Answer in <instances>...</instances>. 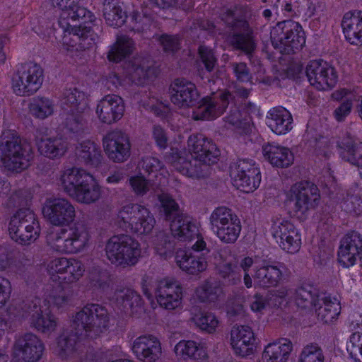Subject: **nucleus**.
<instances>
[{
	"label": "nucleus",
	"mask_w": 362,
	"mask_h": 362,
	"mask_svg": "<svg viewBox=\"0 0 362 362\" xmlns=\"http://www.w3.org/2000/svg\"><path fill=\"white\" fill-rule=\"evenodd\" d=\"M69 259L66 257L55 258L50 261L47 268L50 279L57 284V286H53L50 291L47 301L50 305L56 306L57 308L68 303V294L62 285V281L66 269L69 266Z\"/></svg>",
	"instance_id": "nucleus-16"
},
{
	"label": "nucleus",
	"mask_w": 362,
	"mask_h": 362,
	"mask_svg": "<svg viewBox=\"0 0 362 362\" xmlns=\"http://www.w3.org/2000/svg\"><path fill=\"white\" fill-rule=\"evenodd\" d=\"M129 184L134 194L139 197L144 196L148 192L155 194L158 192L159 184L156 185V183H152L149 180L145 178V177L141 173L131 177L129 179Z\"/></svg>",
	"instance_id": "nucleus-50"
},
{
	"label": "nucleus",
	"mask_w": 362,
	"mask_h": 362,
	"mask_svg": "<svg viewBox=\"0 0 362 362\" xmlns=\"http://www.w3.org/2000/svg\"><path fill=\"white\" fill-rule=\"evenodd\" d=\"M170 90L171 102L180 107L193 106L199 98L195 85L183 78L175 79Z\"/></svg>",
	"instance_id": "nucleus-25"
},
{
	"label": "nucleus",
	"mask_w": 362,
	"mask_h": 362,
	"mask_svg": "<svg viewBox=\"0 0 362 362\" xmlns=\"http://www.w3.org/2000/svg\"><path fill=\"white\" fill-rule=\"evenodd\" d=\"M172 235L181 241H191L194 238H203L198 233L197 226L193 223L189 217L182 214L174 218L170 223Z\"/></svg>",
	"instance_id": "nucleus-38"
},
{
	"label": "nucleus",
	"mask_w": 362,
	"mask_h": 362,
	"mask_svg": "<svg viewBox=\"0 0 362 362\" xmlns=\"http://www.w3.org/2000/svg\"><path fill=\"white\" fill-rule=\"evenodd\" d=\"M138 166L140 170H143L148 175L154 174L157 177L158 173L161 176L159 185H164L167 183L169 173L158 158L150 156H144L139 161Z\"/></svg>",
	"instance_id": "nucleus-47"
},
{
	"label": "nucleus",
	"mask_w": 362,
	"mask_h": 362,
	"mask_svg": "<svg viewBox=\"0 0 362 362\" xmlns=\"http://www.w3.org/2000/svg\"><path fill=\"white\" fill-rule=\"evenodd\" d=\"M270 35L274 47L286 54L299 51L305 43L302 26L291 20L278 23L272 29Z\"/></svg>",
	"instance_id": "nucleus-6"
},
{
	"label": "nucleus",
	"mask_w": 362,
	"mask_h": 362,
	"mask_svg": "<svg viewBox=\"0 0 362 362\" xmlns=\"http://www.w3.org/2000/svg\"><path fill=\"white\" fill-rule=\"evenodd\" d=\"M161 204L162 211L164 213L165 219L172 221L174 218L182 214L180 212V207L175 200L167 193L162 192L156 194Z\"/></svg>",
	"instance_id": "nucleus-52"
},
{
	"label": "nucleus",
	"mask_w": 362,
	"mask_h": 362,
	"mask_svg": "<svg viewBox=\"0 0 362 362\" xmlns=\"http://www.w3.org/2000/svg\"><path fill=\"white\" fill-rule=\"evenodd\" d=\"M90 174L84 169L70 168L66 169L60 176V182L64 190L71 197Z\"/></svg>",
	"instance_id": "nucleus-41"
},
{
	"label": "nucleus",
	"mask_w": 362,
	"mask_h": 362,
	"mask_svg": "<svg viewBox=\"0 0 362 362\" xmlns=\"http://www.w3.org/2000/svg\"><path fill=\"white\" fill-rule=\"evenodd\" d=\"M341 208L347 213L355 215L362 213V199L358 193L348 192L341 203Z\"/></svg>",
	"instance_id": "nucleus-57"
},
{
	"label": "nucleus",
	"mask_w": 362,
	"mask_h": 362,
	"mask_svg": "<svg viewBox=\"0 0 362 362\" xmlns=\"http://www.w3.org/2000/svg\"><path fill=\"white\" fill-rule=\"evenodd\" d=\"M232 72L240 82H249L252 79L250 69L244 62H230L229 64Z\"/></svg>",
	"instance_id": "nucleus-63"
},
{
	"label": "nucleus",
	"mask_w": 362,
	"mask_h": 362,
	"mask_svg": "<svg viewBox=\"0 0 362 362\" xmlns=\"http://www.w3.org/2000/svg\"><path fill=\"white\" fill-rule=\"evenodd\" d=\"M40 300L36 299L33 302L29 313L30 325L37 331L44 333L45 332V320Z\"/></svg>",
	"instance_id": "nucleus-55"
},
{
	"label": "nucleus",
	"mask_w": 362,
	"mask_h": 362,
	"mask_svg": "<svg viewBox=\"0 0 362 362\" xmlns=\"http://www.w3.org/2000/svg\"><path fill=\"white\" fill-rule=\"evenodd\" d=\"M103 146L108 158L115 163H122L130 156L131 145L128 136L118 130L107 133L103 138Z\"/></svg>",
	"instance_id": "nucleus-22"
},
{
	"label": "nucleus",
	"mask_w": 362,
	"mask_h": 362,
	"mask_svg": "<svg viewBox=\"0 0 362 362\" xmlns=\"http://www.w3.org/2000/svg\"><path fill=\"white\" fill-rule=\"evenodd\" d=\"M131 350L141 362H157L163 353L160 339L149 334L136 337L131 345Z\"/></svg>",
	"instance_id": "nucleus-21"
},
{
	"label": "nucleus",
	"mask_w": 362,
	"mask_h": 362,
	"mask_svg": "<svg viewBox=\"0 0 362 362\" xmlns=\"http://www.w3.org/2000/svg\"><path fill=\"white\" fill-rule=\"evenodd\" d=\"M362 257V236L356 231L346 234L340 242L338 260L344 267L354 265Z\"/></svg>",
	"instance_id": "nucleus-23"
},
{
	"label": "nucleus",
	"mask_w": 362,
	"mask_h": 362,
	"mask_svg": "<svg viewBox=\"0 0 362 362\" xmlns=\"http://www.w3.org/2000/svg\"><path fill=\"white\" fill-rule=\"evenodd\" d=\"M291 299L300 308L307 309L317 307L320 300L317 291L310 285L297 288L291 293Z\"/></svg>",
	"instance_id": "nucleus-45"
},
{
	"label": "nucleus",
	"mask_w": 362,
	"mask_h": 362,
	"mask_svg": "<svg viewBox=\"0 0 362 362\" xmlns=\"http://www.w3.org/2000/svg\"><path fill=\"white\" fill-rule=\"evenodd\" d=\"M121 227L138 235L151 233L156 226V218L152 212L144 205L129 203L118 211Z\"/></svg>",
	"instance_id": "nucleus-7"
},
{
	"label": "nucleus",
	"mask_w": 362,
	"mask_h": 362,
	"mask_svg": "<svg viewBox=\"0 0 362 362\" xmlns=\"http://www.w3.org/2000/svg\"><path fill=\"white\" fill-rule=\"evenodd\" d=\"M105 252L112 264L127 267L139 262L141 248L139 241L130 235H114L107 240Z\"/></svg>",
	"instance_id": "nucleus-5"
},
{
	"label": "nucleus",
	"mask_w": 362,
	"mask_h": 362,
	"mask_svg": "<svg viewBox=\"0 0 362 362\" xmlns=\"http://www.w3.org/2000/svg\"><path fill=\"white\" fill-rule=\"evenodd\" d=\"M30 151L21 144L20 137L11 130L0 138V160L8 170L19 173L30 165Z\"/></svg>",
	"instance_id": "nucleus-4"
},
{
	"label": "nucleus",
	"mask_w": 362,
	"mask_h": 362,
	"mask_svg": "<svg viewBox=\"0 0 362 362\" xmlns=\"http://www.w3.org/2000/svg\"><path fill=\"white\" fill-rule=\"evenodd\" d=\"M155 295L159 305L173 310L180 307L182 301V288L174 279H164L157 283Z\"/></svg>",
	"instance_id": "nucleus-20"
},
{
	"label": "nucleus",
	"mask_w": 362,
	"mask_h": 362,
	"mask_svg": "<svg viewBox=\"0 0 362 362\" xmlns=\"http://www.w3.org/2000/svg\"><path fill=\"white\" fill-rule=\"evenodd\" d=\"M61 106L66 112H83L88 108L85 93L76 88L66 89L61 98Z\"/></svg>",
	"instance_id": "nucleus-40"
},
{
	"label": "nucleus",
	"mask_w": 362,
	"mask_h": 362,
	"mask_svg": "<svg viewBox=\"0 0 362 362\" xmlns=\"http://www.w3.org/2000/svg\"><path fill=\"white\" fill-rule=\"evenodd\" d=\"M221 293V288L216 283L210 281L204 282L195 291L196 297L202 303L215 302Z\"/></svg>",
	"instance_id": "nucleus-49"
},
{
	"label": "nucleus",
	"mask_w": 362,
	"mask_h": 362,
	"mask_svg": "<svg viewBox=\"0 0 362 362\" xmlns=\"http://www.w3.org/2000/svg\"><path fill=\"white\" fill-rule=\"evenodd\" d=\"M43 352V341L35 334L27 333L15 340L11 356L14 362H38Z\"/></svg>",
	"instance_id": "nucleus-17"
},
{
	"label": "nucleus",
	"mask_w": 362,
	"mask_h": 362,
	"mask_svg": "<svg viewBox=\"0 0 362 362\" xmlns=\"http://www.w3.org/2000/svg\"><path fill=\"white\" fill-rule=\"evenodd\" d=\"M199 54L206 70L208 72L213 71L217 64V58L213 50L208 47L201 45L199 47Z\"/></svg>",
	"instance_id": "nucleus-62"
},
{
	"label": "nucleus",
	"mask_w": 362,
	"mask_h": 362,
	"mask_svg": "<svg viewBox=\"0 0 362 362\" xmlns=\"http://www.w3.org/2000/svg\"><path fill=\"white\" fill-rule=\"evenodd\" d=\"M54 6H58L62 9L59 20V26L69 34L78 40V45L81 49H86L95 45L98 38L94 30L88 26H77L76 21L83 23L93 22L95 16L86 8L78 6L74 0H50Z\"/></svg>",
	"instance_id": "nucleus-3"
},
{
	"label": "nucleus",
	"mask_w": 362,
	"mask_h": 362,
	"mask_svg": "<svg viewBox=\"0 0 362 362\" xmlns=\"http://www.w3.org/2000/svg\"><path fill=\"white\" fill-rule=\"evenodd\" d=\"M75 156L78 163L91 168H99L103 159L100 148L89 140L78 144Z\"/></svg>",
	"instance_id": "nucleus-32"
},
{
	"label": "nucleus",
	"mask_w": 362,
	"mask_h": 362,
	"mask_svg": "<svg viewBox=\"0 0 362 362\" xmlns=\"http://www.w3.org/2000/svg\"><path fill=\"white\" fill-rule=\"evenodd\" d=\"M263 155L272 165L287 168L293 163V155L286 147L269 143L262 147Z\"/></svg>",
	"instance_id": "nucleus-37"
},
{
	"label": "nucleus",
	"mask_w": 362,
	"mask_h": 362,
	"mask_svg": "<svg viewBox=\"0 0 362 362\" xmlns=\"http://www.w3.org/2000/svg\"><path fill=\"white\" fill-rule=\"evenodd\" d=\"M226 23L234 30L230 40L232 45L246 54H250L255 49V44L247 22L234 19L233 16L230 15Z\"/></svg>",
	"instance_id": "nucleus-27"
},
{
	"label": "nucleus",
	"mask_w": 362,
	"mask_h": 362,
	"mask_svg": "<svg viewBox=\"0 0 362 362\" xmlns=\"http://www.w3.org/2000/svg\"><path fill=\"white\" fill-rule=\"evenodd\" d=\"M257 257H255V258L252 257H244L239 262V266L244 272L243 282L245 287L247 288L252 287V274H250V269L252 267L254 268L255 265H260L257 263Z\"/></svg>",
	"instance_id": "nucleus-61"
},
{
	"label": "nucleus",
	"mask_w": 362,
	"mask_h": 362,
	"mask_svg": "<svg viewBox=\"0 0 362 362\" xmlns=\"http://www.w3.org/2000/svg\"><path fill=\"white\" fill-rule=\"evenodd\" d=\"M270 233L285 252L296 253L301 246V235L293 223L283 218H276L272 221Z\"/></svg>",
	"instance_id": "nucleus-14"
},
{
	"label": "nucleus",
	"mask_w": 362,
	"mask_h": 362,
	"mask_svg": "<svg viewBox=\"0 0 362 362\" xmlns=\"http://www.w3.org/2000/svg\"><path fill=\"white\" fill-rule=\"evenodd\" d=\"M124 70L132 82L137 85H144L154 74L152 62L141 57L126 62Z\"/></svg>",
	"instance_id": "nucleus-31"
},
{
	"label": "nucleus",
	"mask_w": 362,
	"mask_h": 362,
	"mask_svg": "<svg viewBox=\"0 0 362 362\" xmlns=\"http://www.w3.org/2000/svg\"><path fill=\"white\" fill-rule=\"evenodd\" d=\"M233 95L229 91L213 93L203 98L202 103L193 111L194 120L213 119L221 116L228 105L233 103Z\"/></svg>",
	"instance_id": "nucleus-18"
},
{
	"label": "nucleus",
	"mask_w": 362,
	"mask_h": 362,
	"mask_svg": "<svg viewBox=\"0 0 362 362\" xmlns=\"http://www.w3.org/2000/svg\"><path fill=\"white\" fill-rule=\"evenodd\" d=\"M176 356L184 360L191 359L196 362H211L205 344L193 340H181L175 346Z\"/></svg>",
	"instance_id": "nucleus-34"
},
{
	"label": "nucleus",
	"mask_w": 362,
	"mask_h": 362,
	"mask_svg": "<svg viewBox=\"0 0 362 362\" xmlns=\"http://www.w3.org/2000/svg\"><path fill=\"white\" fill-rule=\"evenodd\" d=\"M103 16L106 23L113 28L121 27L127 19L119 0H104Z\"/></svg>",
	"instance_id": "nucleus-44"
},
{
	"label": "nucleus",
	"mask_w": 362,
	"mask_h": 362,
	"mask_svg": "<svg viewBox=\"0 0 362 362\" xmlns=\"http://www.w3.org/2000/svg\"><path fill=\"white\" fill-rule=\"evenodd\" d=\"M255 337L249 326H234L230 332V344L236 355L247 356L252 354Z\"/></svg>",
	"instance_id": "nucleus-29"
},
{
	"label": "nucleus",
	"mask_w": 362,
	"mask_h": 362,
	"mask_svg": "<svg viewBox=\"0 0 362 362\" xmlns=\"http://www.w3.org/2000/svg\"><path fill=\"white\" fill-rule=\"evenodd\" d=\"M109 327L107 310L98 304H89L73 317L71 333L62 334L57 341V352L62 358L73 356L78 350L80 340L99 337Z\"/></svg>",
	"instance_id": "nucleus-1"
},
{
	"label": "nucleus",
	"mask_w": 362,
	"mask_h": 362,
	"mask_svg": "<svg viewBox=\"0 0 362 362\" xmlns=\"http://www.w3.org/2000/svg\"><path fill=\"white\" fill-rule=\"evenodd\" d=\"M88 286L93 291L105 292L110 288L108 276L105 273H91Z\"/></svg>",
	"instance_id": "nucleus-59"
},
{
	"label": "nucleus",
	"mask_w": 362,
	"mask_h": 362,
	"mask_svg": "<svg viewBox=\"0 0 362 362\" xmlns=\"http://www.w3.org/2000/svg\"><path fill=\"white\" fill-rule=\"evenodd\" d=\"M156 252L161 257L167 258L171 255L174 248V243L171 237L164 231L158 232L152 239Z\"/></svg>",
	"instance_id": "nucleus-51"
},
{
	"label": "nucleus",
	"mask_w": 362,
	"mask_h": 362,
	"mask_svg": "<svg viewBox=\"0 0 362 362\" xmlns=\"http://www.w3.org/2000/svg\"><path fill=\"white\" fill-rule=\"evenodd\" d=\"M135 48V43L127 35H117L114 45L110 47L107 52V59L110 62L117 63L132 54Z\"/></svg>",
	"instance_id": "nucleus-43"
},
{
	"label": "nucleus",
	"mask_w": 362,
	"mask_h": 362,
	"mask_svg": "<svg viewBox=\"0 0 362 362\" xmlns=\"http://www.w3.org/2000/svg\"><path fill=\"white\" fill-rule=\"evenodd\" d=\"M305 72L310 85L320 90L332 88L337 82L335 69L321 60L310 62Z\"/></svg>",
	"instance_id": "nucleus-19"
},
{
	"label": "nucleus",
	"mask_w": 362,
	"mask_h": 362,
	"mask_svg": "<svg viewBox=\"0 0 362 362\" xmlns=\"http://www.w3.org/2000/svg\"><path fill=\"white\" fill-rule=\"evenodd\" d=\"M361 144L349 133H346L337 142L340 157L344 160L356 166L362 178V149Z\"/></svg>",
	"instance_id": "nucleus-30"
},
{
	"label": "nucleus",
	"mask_w": 362,
	"mask_h": 362,
	"mask_svg": "<svg viewBox=\"0 0 362 362\" xmlns=\"http://www.w3.org/2000/svg\"><path fill=\"white\" fill-rule=\"evenodd\" d=\"M209 250L203 238H198L188 251H178L175 261L180 268L190 274H197L206 269L207 262L205 257Z\"/></svg>",
	"instance_id": "nucleus-15"
},
{
	"label": "nucleus",
	"mask_w": 362,
	"mask_h": 362,
	"mask_svg": "<svg viewBox=\"0 0 362 362\" xmlns=\"http://www.w3.org/2000/svg\"><path fill=\"white\" fill-rule=\"evenodd\" d=\"M83 112H66V117L63 124L64 127L70 132L77 133L82 130L84 119L83 117Z\"/></svg>",
	"instance_id": "nucleus-58"
},
{
	"label": "nucleus",
	"mask_w": 362,
	"mask_h": 362,
	"mask_svg": "<svg viewBox=\"0 0 362 362\" xmlns=\"http://www.w3.org/2000/svg\"><path fill=\"white\" fill-rule=\"evenodd\" d=\"M293 344L291 340L282 338L268 344L264 349V362H288Z\"/></svg>",
	"instance_id": "nucleus-36"
},
{
	"label": "nucleus",
	"mask_w": 362,
	"mask_h": 362,
	"mask_svg": "<svg viewBox=\"0 0 362 362\" xmlns=\"http://www.w3.org/2000/svg\"><path fill=\"white\" fill-rule=\"evenodd\" d=\"M75 216V208L68 200L62 198H47V218L52 225H69L74 220Z\"/></svg>",
	"instance_id": "nucleus-24"
},
{
	"label": "nucleus",
	"mask_w": 362,
	"mask_h": 362,
	"mask_svg": "<svg viewBox=\"0 0 362 362\" xmlns=\"http://www.w3.org/2000/svg\"><path fill=\"white\" fill-rule=\"evenodd\" d=\"M191 320L202 331L211 334L218 326L219 321L217 317L211 312H202L197 308L192 307L190 309Z\"/></svg>",
	"instance_id": "nucleus-46"
},
{
	"label": "nucleus",
	"mask_w": 362,
	"mask_h": 362,
	"mask_svg": "<svg viewBox=\"0 0 362 362\" xmlns=\"http://www.w3.org/2000/svg\"><path fill=\"white\" fill-rule=\"evenodd\" d=\"M187 147L192 160L181 156L177 150L171 149L167 160L177 171L189 177L204 176L202 168L216 163L220 155L216 144L202 134L190 135Z\"/></svg>",
	"instance_id": "nucleus-2"
},
{
	"label": "nucleus",
	"mask_w": 362,
	"mask_h": 362,
	"mask_svg": "<svg viewBox=\"0 0 362 362\" xmlns=\"http://www.w3.org/2000/svg\"><path fill=\"white\" fill-rule=\"evenodd\" d=\"M83 182L76 192L71 197L79 203L90 204L98 201L102 194L101 187L94 177L90 174L89 179L83 180Z\"/></svg>",
	"instance_id": "nucleus-39"
},
{
	"label": "nucleus",
	"mask_w": 362,
	"mask_h": 362,
	"mask_svg": "<svg viewBox=\"0 0 362 362\" xmlns=\"http://www.w3.org/2000/svg\"><path fill=\"white\" fill-rule=\"evenodd\" d=\"M124 112V105L121 97L107 95L100 100L96 107L99 119L105 124H112L119 120Z\"/></svg>",
	"instance_id": "nucleus-28"
},
{
	"label": "nucleus",
	"mask_w": 362,
	"mask_h": 362,
	"mask_svg": "<svg viewBox=\"0 0 362 362\" xmlns=\"http://www.w3.org/2000/svg\"><path fill=\"white\" fill-rule=\"evenodd\" d=\"M341 27L346 40L353 45H362V11H355L344 14Z\"/></svg>",
	"instance_id": "nucleus-33"
},
{
	"label": "nucleus",
	"mask_w": 362,
	"mask_h": 362,
	"mask_svg": "<svg viewBox=\"0 0 362 362\" xmlns=\"http://www.w3.org/2000/svg\"><path fill=\"white\" fill-rule=\"evenodd\" d=\"M230 176L238 189L252 192L261 183V173L256 163L251 159H239L230 165Z\"/></svg>",
	"instance_id": "nucleus-12"
},
{
	"label": "nucleus",
	"mask_w": 362,
	"mask_h": 362,
	"mask_svg": "<svg viewBox=\"0 0 362 362\" xmlns=\"http://www.w3.org/2000/svg\"><path fill=\"white\" fill-rule=\"evenodd\" d=\"M117 300L124 310H130L132 314L143 310V300L141 296L135 291L127 288L119 291Z\"/></svg>",
	"instance_id": "nucleus-48"
},
{
	"label": "nucleus",
	"mask_w": 362,
	"mask_h": 362,
	"mask_svg": "<svg viewBox=\"0 0 362 362\" xmlns=\"http://www.w3.org/2000/svg\"><path fill=\"white\" fill-rule=\"evenodd\" d=\"M43 81V69L39 64L30 62L17 67L12 78V88L17 95L29 96L41 88Z\"/></svg>",
	"instance_id": "nucleus-11"
},
{
	"label": "nucleus",
	"mask_w": 362,
	"mask_h": 362,
	"mask_svg": "<svg viewBox=\"0 0 362 362\" xmlns=\"http://www.w3.org/2000/svg\"><path fill=\"white\" fill-rule=\"evenodd\" d=\"M298 362H325L324 352L318 344L310 343L303 347Z\"/></svg>",
	"instance_id": "nucleus-53"
},
{
	"label": "nucleus",
	"mask_w": 362,
	"mask_h": 362,
	"mask_svg": "<svg viewBox=\"0 0 362 362\" xmlns=\"http://www.w3.org/2000/svg\"><path fill=\"white\" fill-rule=\"evenodd\" d=\"M8 231L13 241L28 245L38 238L40 229L35 214L28 209H20L10 217Z\"/></svg>",
	"instance_id": "nucleus-8"
},
{
	"label": "nucleus",
	"mask_w": 362,
	"mask_h": 362,
	"mask_svg": "<svg viewBox=\"0 0 362 362\" xmlns=\"http://www.w3.org/2000/svg\"><path fill=\"white\" fill-rule=\"evenodd\" d=\"M66 149V142L62 137L47 139V157L60 158L65 153Z\"/></svg>",
	"instance_id": "nucleus-56"
},
{
	"label": "nucleus",
	"mask_w": 362,
	"mask_h": 362,
	"mask_svg": "<svg viewBox=\"0 0 362 362\" xmlns=\"http://www.w3.org/2000/svg\"><path fill=\"white\" fill-rule=\"evenodd\" d=\"M316 309L318 320L324 323H332L340 313L341 306L339 300L330 296H323L317 302Z\"/></svg>",
	"instance_id": "nucleus-42"
},
{
	"label": "nucleus",
	"mask_w": 362,
	"mask_h": 362,
	"mask_svg": "<svg viewBox=\"0 0 362 362\" xmlns=\"http://www.w3.org/2000/svg\"><path fill=\"white\" fill-rule=\"evenodd\" d=\"M347 351L356 362H361L358 355L362 357V334L356 332L351 335Z\"/></svg>",
	"instance_id": "nucleus-60"
},
{
	"label": "nucleus",
	"mask_w": 362,
	"mask_h": 362,
	"mask_svg": "<svg viewBox=\"0 0 362 362\" xmlns=\"http://www.w3.org/2000/svg\"><path fill=\"white\" fill-rule=\"evenodd\" d=\"M69 266L63 276V284H71L77 281L83 275L85 268L83 263L74 258L69 259Z\"/></svg>",
	"instance_id": "nucleus-54"
},
{
	"label": "nucleus",
	"mask_w": 362,
	"mask_h": 362,
	"mask_svg": "<svg viewBox=\"0 0 362 362\" xmlns=\"http://www.w3.org/2000/svg\"><path fill=\"white\" fill-rule=\"evenodd\" d=\"M266 119L269 129L278 135L286 134L293 128V117L291 112L281 106L269 110Z\"/></svg>",
	"instance_id": "nucleus-35"
},
{
	"label": "nucleus",
	"mask_w": 362,
	"mask_h": 362,
	"mask_svg": "<svg viewBox=\"0 0 362 362\" xmlns=\"http://www.w3.org/2000/svg\"><path fill=\"white\" fill-rule=\"evenodd\" d=\"M158 40L165 52H174L180 48V39L175 35L164 34L158 37Z\"/></svg>",
	"instance_id": "nucleus-64"
},
{
	"label": "nucleus",
	"mask_w": 362,
	"mask_h": 362,
	"mask_svg": "<svg viewBox=\"0 0 362 362\" xmlns=\"http://www.w3.org/2000/svg\"><path fill=\"white\" fill-rule=\"evenodd\" d=\"M210 228L218 240L225 244H233L238 240L242 229L240 221L229 208L219 206L210 215Z\"/></svg>",
	"instance_id": "nucleus-9"
},
{
	"label": "nucleus",
	"mask_w": 362,
	"mask_h": 362,
	"mask_svg": "<svg viewBox=\"0 0 362 362\" xmlns=\"http://www.w3.org/2000/svg\"><path fill=\"white\" fill-rule=\"evenodd\" d=\"M49 239L54 241L52 247L60 252L75 254L82 251L88 245L89 233L87 227L76 222L67 229L62 228Z\"/></svg>",
	"instance_id": "nucleus-10"
},
{
	"label": "nucleus",
	"mask_w": 362,
	"mask_h": 362,
	"mask_svg": "<svg viewBox=\"0 0 362 362\" xmlns=\"http://www.w3.org/2000/svg\"><path fill=\"white\" fill-rule=\"evenodd\" d=\"M290 196L291 200L293 202V211L300 218L314 209L320 199L317 187L308 181L294 184L290 189Z\"/></svg>",
	"instance_id": "nucleus-13"
},
{
	"label": "nucleus",
	"mask_w": 362,
	"mask_h": 362,
	"mask_svg": "<svg viewBox=\"0 0 362 362\" xmlns=\"http://www.w3.org/2000/svg\"><path fill=\"white\" fill-rule=\"evenodd\" d=\"M252 273V286L269 288L278 286L283 278L279 266L264 261L260 265H255Z\"/></svg>",
	"instance_id": "nucleus-26"
}]
</instances>
